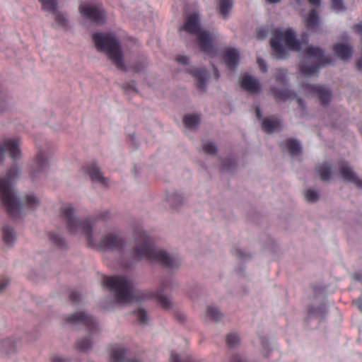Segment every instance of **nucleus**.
<instances>
[{
	"instance_id": "nucleus-1",
	"label": "nucleus",
	"mask_w": 362,
	"mask_h": 362,
	"mask_svg": "<svg viewBox=\"0 0 362 362\" xmlns=\"http://www.w3.org/2000/svg\"><path fill=\"white\" fill-rule=\"evenodd\" d=\"M62 218L66 221V228L71 234L81 233L86 239L87 244L90 247H98L102 250H121L124 241L116 235L110 233L104 236L97 245L92 236V227L89 219L81 221L74 216V208L71 205L62 208Z\"/></svg>"
},
{
	"instance_id": "nucleus-2",
	"label": "nucleus",
	"mask_w": 362,
	"mask_h": 362,
	"mask_svg": "<svg viewBox=\"0 0 362 362\" xmlns=\"http://www.w3.org/2000/svg\"><path fill=\"white\" fill-rule=\"evenodd\" d=\"M134 235L137 243L132 253L134 260L145 259L151 262H157L167 269L179 267V259L170 256L165 251L156 248L152 239L142 229L136 230Z\"/></svg>"
},
{
	"instance_id": "nucleus-3",
	"label": "nucleus",
	"mask_w": 362,
	"mask_h": 362,
	"mask_svg": "<svg viewBox=\"0 0 362 362\" xmlns=\"http://www.w3.org/2000/svg\"><path fill=\"white\" fill-rule=\"evenodd\" d=\"M103 285L114 293L116 300L119 303L139 302L144 299L143 293L136 290L124 276H105Z\"/></svg>"
},
{
	"instance_id": "nucleus-4",
	"label": "nucleus",
	"mask_w": 362,
	"mask_h": 362,
	"mask_svg": "<svg viewBox=\"0 0 362 362\" xmlns=\"http://www.w3.org/2000/svg\"><path fill=\"white\" fill-rule=\"evenodd\" d=\"M92 39L98 51L105 53L117 69L126 70L120 43L114 34L95 33Z\"/></svg>"
},
{
	"instance_id": "nucleus-5",
	"label": "nucleus",
	"mask_w": 362,
	"mask_h": 362,
	"mask_svg": "<svg viewBox=\"0 0 362 362\" xmlns=\"http://www.w3.org/2000/svg\"><path fill=\"white\" fill-rule=\"evenodd\" d=\"M18 174V168L12 166L4 177L0 178V200L12 218H16L22 209V204L16 197L11 187L12 181Z\"/></svg>"
},
{
	"instance_id": "nucleus-6",
	"label": "nucleus",
	"mask_w": 362,
	"mask_h": 362,
	"mask_svg": "<svg viewBox=\"0 0 362 362\" xmlns=\"http://www.w3.org/2000/svg\"><path fill=\"white\" fill-rule=\"evenodd\" d=\"M273 36L270 40V45L274 57L279 59H284L288 57V51L281 44L284 41L290 50L299 52L301 50L300 43L297 40L295 33L291 29L283 31L280 29L273 30Z\"/></svg>"
},
{
	"instance_id": "nucleus-7",
	"label": "nucleus",
	"mask_w": 362,
	"mask_h": 362,
	"mask_svg": "<svg viewBox=\"0 0 362 362\" xmlns=\"http://www.w3.org/2000/svg\"><path fill=\"white\" fill-rule=\"evenodd\" d=\"M332 62L330 56H325L324 50L310 46L305 51L304 59L299 64V69L305 76L317 75L320 68Z\"/></svg>"
},
{
	"instance_id": "nucleus-8",
	"label": "nucleus",
	"mask_w": 362,
	"mask_h": 362,
	"mask_svg": "<svg viewBox=\"0 0 362 362\" xmlns=\"http://www.w3.org/2000/svg\"><path fill=\"white\" fill-rule=\"evenodd\" d=\"M183 30L197 36V43L201 50L213 56L216 51L213 47L214 36L206 30L200 28L199 18L197 13H193L186 18Z\"/></svg>"
},
{
	"instance_id": "nucleus-9",
	"label": "nucleus",
	"mask_w": 362,
	"mask_h": 362,
	"mask_svg": "<svg viewBox=\"0 0 362 362\" xmlns=\"http://www.w3.org/2000/svg\"><path fill=\"white\" fill-rule=\"evenodd\" d=\"M79 11L83 17L97 25H102L105 23L104 11L98 6L81 4L79 6Z\"/></svg>"
},
{
	"instance_id": "nucleus-10",
	"label": "nucleus",
	"mask_w": 362,
	"mask_h": 362,
	"mask_svg": "<svg viewBox=\"0 0 362 362\" xmlns=\"http://www.w3.org/2000/svg\"><path fill=\"white\" fill-rule=\"evenodd\" d=\"M21 156L19 141L16 139H6L0 142V158L8 157L18 158Z\"/></svg>"
},
{
	"instance_id": "nucleus-11",
	"label": "nucleus",
	"mask_w": 362,
	"mask_h": 362,
	"mask_svg": "<svg viewBox=\"0 0 362 362\" xmlns=\"http://www.w3.org/2000/svg\"><path fill=\"white\" fill-rule=\"evenodd\" d=\"M66 320L70 324H82L85 325L90 332L97 330V322L95 320L92 316L83 312L72 314L68 316Z\"/></svg>"
},
{
	"instance_id": "nucleus-12",
	"label": "nucleus",
	"mask_w": 362,
	"mask_h": 362,
	"mask_svg": "<svg viewBox=\"0 0 362 362\" xmlns=\"http://www.w3.org/2000/svg\"><path fill=\"white\" fill-rule=\"evenodd\" d=\"M306 94L316 95L323 105L329 103L331 98L330 90L322 86L305 84L302 86Z\"/></svg>"
},
{
	"instance_id": "nucleus-13",
	"label": "nucleus",
	"mask_w": 362,
	"mask_h": 362,
	"mask_svg": "<svg viewBox=\"0 0 362 362\" xmlns=\"http://www.w3.org/2000/svg\"><path fill=\"white\" fill-rule=\"evenodd\" d=\"M339 173L345 182H351L354 184L357 188L362 189V180L357 176L356 173L350 167L344 165H341Z\"/></svg>"
},
{
	"instance_id": "nucleus-14",
	"label": "nucleus",
	"mask_w": 362,
	"mask_h": 362,
	"mask_svg": "<svg viewBox=\"0 0 362 362\" xmlns=\"http://www.w3.org/2000/svg\"><path fill=\"white\" fill-rule=\"evenodd\" d=\"M83 170L89 175L93 182H98L103 186L108 185L107 179L103 175L100 168L96 165L92 164L87 168H84Z\"/></svg>"
},
{
	"instance_id": "nucleus-15",
	"label": "nucleus",
	"mask_w": 362,
	"mask_h": 362,
	"mask_svg": "<svg viewBox=\"0 0 362 362\" xmlns=\"http://www.w3.org/2000/svg\"><path fill=\"white\" fill-rule=\"evenodd\" d=\"M283 151H288L291 156H296L300 154L302 148L299 141L294 139H288L280 144Z\"/></svg>"
},
{
	"instance_id": "nucleus-16",
	"label": "nucleus",
	"mask_w": 362,
	"mask_h": 362,
	"mask_svg": "<svg viewBox=\"0 0 362 362\" xmlns=\"http://www.w3.org/2000/svg\"><path fill=\"white\" fill-rule=\"evenodd\" d=\"M187 71L194 77L197 88L199 90H204L206 87V79L207 75L206 69L190 67Z\"/></svg>"
},
{
	"instance_id": "nucleus-17",
	"label": "nucleus",
	"mask_w": 362,
	"mask_h": 362,
	"mask_svg": "<svg viewBox=\"0 0 362 362\" xmlns=\"http://www.w3.org/2000/svg\"><path fill=\"white\" fill-rule=\"evenodd\" d=\"M223 59L230 69L234 70L239 62V53L236 49L230 48L223 55Z\"/></svg>"
},
{
	"instance_id": "nucleus-18",
	"label": "nucleus",
	"mask_w": 362,
	"mask_h": 362,
	"mask_svg": "<svg viewBox=\"0 0 362 362\" xmlns=\"http://www.w3.org/2000/svg\"><path fill=\"white\" fill-rule=\"evenodd\" d=\"M240 86L244 90L252 93H257L260 89L258 81L249 75L244 76L242 78Z\"/></svg>"
},
{
	"instance_id": "nucleus-19",
	"label": "nucleus",
	"mask_w": 362,
	"mask_h": 362,
	"mask_svg": "<svg viewBox=\"0 0 362 362\" xmlns=\"http://www.w3.org/2000/svg\"><path fill=\"white\" fill-rule=\"evenodd\" d=\"M333 51L339 59L346 61L351 59L353 49L349 45L344 43H337L333 47Z\"/></svg>"
},
{
	"instance_id": "nucleus-20",
	"label": "nucleus",
	"mask_w": 362,
	"mask_h": 362,
	"mask_svg": "<svg viewBox=\"0 0 362 362\" xmlns=\"http://www.w3.org/2000/svg\"><path fill=\"white\" fill-rule=\"evenodd\" d=\"M127 351L120 346L112 349L110 360L112 362H139L136 360L127 358Z\"/></svg>"
},
{
	"instance_id": "nucleus-21",
	"label": "nucleus",
	"mask_w": 362,
	"mask_h": 362,
	"mask_svg": "<svg viewBox=\"0 0 362 362\" xmlns=\"http://www.w3.org/2000/svg\"><path fill=\"white\" fill-rule=\"evenodd\" d=\"M272 93L277 102L286 101L288 99H293L296 98V94L288 88L279 89L274 88L272 90Z\"/></svg>"
},
{
	"instance_id": "nucleus-22",
	"label": "nucleus",
	"mask_w": 362,
	"mask_h": 362,
	"mask_svg": "<svg viewBox=\"0 0 362 362\" xmlns=\"http://www.w3.org/2000/svg\"><path fill=\"white\" fill-rule=\"evenodd\" d=\"M315 171L322 181H329L332 174V167L327 162L316 167Z\"/></svg>"
},
{
	"instance_id": "nucleus-23",
	"label": "nucleus",
	"mask_w": 362,
	"mask_h": 362,
	"mask_svg": "<svg viewBox=\"0 0 362 362\" xmlns=\"http://www.w3.org/2000/svg\"><path fill=\"white\" fill-rule=\"evenodd\" d=\"M281 126L280 120L277 118L269 117L262 121V129L268 134H271L277 130Z\"/></svg>"
},
{
	"instance_id": "nucleus-24",
	"label": "nucleus",
	"mask_w": 362,
	"mask_h": 362,
	"mask_svg": "<svg viewBox=\"0 0 362 362\" xmlns=\"http://www.w3.org/2000/svg\"><path fill=\"white\" fill-rule=\"evenodd\" d=\"M319 16L315 9L310 11L306 19V27L308 29L315 31L318 25Z\"/></svg>"
},
{
	"instance_id": "nucleus-25",
	"label": "nucleus",
	"mask_w": 362,
	"mask_h": 362,
	"mask_svg": "<svg viewBox=\"0 0 362 362\" xmlns=\"http://www.w3.org/2000/svg\"><path fill=\"white\" fill-rule=\"evenodd\" d=\"M3 240L7 245L13 244L16 240V233L13 228L9 226H5L2 228Z\"/></svg>"
},
{
	"instance_id": "nucleus-26",
	"label": "nucleus",
	"mask_w": 362,
	"mask_h": 362,
	"mask_svg": "<svg viewBox=\"0 0 362 362\" xmlns=\"http://www.w3.org/2000/svg\"><path fill=\"white\" fill-rule=\"evenodd\" d=\"M185 126L189 129L195 128L200 122V117L197 115H187L183 119Z\"/></svg>"
},
{
	"instance_id": "nucleus-27",
	"label": "nucleus",
	"mask_w": 362,
	"mask_h": 362,
	"mask_svg": "<svg viewBox=\"0 0 362 362\" xmlns=\"http://www.w3.org/2000/svg\"><path fill=\"white\" fill-rule=\"evenodd\" d=\"M218 7L220 13L226 18L232 7V4L230 0H219Z\"/></svg>"
},
{
	"instance_id": "nucleus-28",
	"label": "nucleus",
	"mask_w": 362,
	"mask_h": 362,
	"mask_svg": "<svg viewBox=\"0 0 362 362\" xmlns=\"http://www.w3.org/2000/svg\"><path fill=\"white\" fill-rule=\"evenodd\" d=\"M206 315L209 318L215 321L219 320L223 317L222 313L216 308L211 306L207 308Z\"/></svg>"
},
{
	"instance_id": "nucleus-29",
	"label": "nucleus",
	"mask_w": 362,
	"mask_h": 362,
	"mask_svg": "<svg viewBox=\"0 0 362 362\" xmlns=\"http://www.w3.org/2000/svg\"><path fill=\"white\" fill-rule=\"evenodd\" d=\"M42 5L43 9L56 13L57 11V0H39Z\"/></svg>"
},
{
	"instance_id": "nucleus-30",
	"label": "nucleus",
	"mask_w": 362,
	"mask_h": 362,
	"mask_svg": "<svg viewBox=\"0 0 362 362\" xmlns=\"http://www.w3.org/2000/svg\"><path fill=\"white\" fill-rule=\"evenodd\" d=\"M91 347V341L89 338L80 339L76 343V349L81 351L88 350Z\"/></svg>"
},
{
	"instance_id": "nucleus-31",
	"label": "nucleus",
	"mask_w": 362,
	"mask_h": 362,
	"mask_svg": "<svg viewBox=\"0 0 362 362\" xmlns=\"http://www.w3.org/2000/svg\"><path fill=\"white\" fill-rule=\"evenodd\" d=\"M305 197L309 202H317L319 199V194L317 191L308 189L305 192Z\"/></svg>"
},
{
	"instance_id": "nucleus-32",
	"label": "nucleus",
	"mask_w": 362,
	"mask_h": 362,
	"mask_svg": "<svg viewBox=\"0 0 362 362\" xmlns=\"http://www.w3.org/2000/svg\"><path fill=\"white\" fill-rule=\"evenodd\" d=\"M240 341V337L237 334L230 333L226 337V342L228 346L234 347Z\"/></svg>"
},
{
	"instance_id": "nucleus-33",
	"label": "nucleus",
	"mask_w": 362,
	"mask_h": 362,
	"mask_svg": "<svg viewBox=\"0 0 362 362\" xmlns=\"http://www.w3.org/2000/svg\"><path fill=\"white\" fill-rule=\"evenodd\" d=\"M157 300L164 309L167 310L170 308L171 303L167 296L159 293L157 295Z\"/></svg>"
},
{
	"instance_id": "nucleus-34",
	"label": "nucleus",
	"mask_w": 362,
	"mask_h": 362,
	"mask_svg": "<svg viewBox=\"0 0 362 362\" xmlns=\"http://www.w3.org/2000/svg\"><path fill=\"white\" fill-rule=\"evenodd\" d=\"M203 150L206 153L210 156H214L217 152L216 146L211 142L205 143L203 145Z\"/></svg>"
},
{
	"instance_id": "nucleus-35",
	"label": "nucleus",
	"mask_w": 362,
	"mask_h": 362,
	"mask_svg": "<svg viewBox=\"0 0 362 362\" xmlns=\"http://www.w3.org/2000/svg\"><path fill=\"white\" fill-rule=\"evenodd\" d=\"M26 204L30 209H34L39 204V200L33 194L26 197Z\"/></svg>"
},
{
	"instance_id": "nucleus-36",
	"label": "nucleus",
	"mask_w": 362,
	"mask_h": 362,
	"mask_svg": "<svg viewBox=\"0 0 362 362\" xmlns=\"http://www.w3.org/2000/svg\"><path fill=\"white\" fill-rule=\"evenodd\" d=\"M50 239L53 243L58 247H63L64 245V239L57 233H52L50 235Z\"/></svg>"
},
{
	"instance_id": "nucleus-37",
	"label": "nucleus",
	"mask_w": 362,
	"mask_h": 362,
	"mask_svg": "<svg viewBox=\"0 0 362 362\" xmlns=\"http://www.w3.org/2000/svg\"><path fill=\"white\" fill-rule=\"evenodd\" d=\"M331 7L335 11H341L344 10V6L342 0H331Z\"/></svg>"
},
{
	"instance_id": "nucleus-38",
	"label": "nucleus",
	"mask_w": 362,
	"mask_h": 362,
	"mask_svg": "<svg viewBox=\"0 0 362 362\" xmlns=\"http://www.w3.org/2000/svg\"><path fill=\"white\" fill-rule=\"evenodd\" d=\"M134 313L136 314L139 322H140L141 323L146 322L148 317H147V314H146V312L145 311V310L139 309L136 311H135Z\"/></svg>"
},
{
	"instance_id": "nucleus-39",
	"label": "nucleus",
	"mask_w": 362,
	"mask_h": 362,
	"mask_svg": "<svg viewBox=\"0 0 362 362\" xmlns=\"http://www.w3.org/2000/svg\"><path fill=\"white\" fill-rule=\"evenodd\" d=\"M55 21L58 25L62 27H66L68 25L67 19L63 13H56Z\"/></svg>"
},
{
	"instance_id": "nucleus-40",
	"label": "nucleus",
	"mask_w": 362,
	"mask_h": 362,
	"mask_svg": "<svg viewBox=\"0 0 362 362\" xmlns=\"http://www.w3.org/2000/svg\"><path fill=\"white\" fill-rule=\"evenodd\" d=\"M69 298L71 302H72L74 304H77L81 300L80 294L75 291L70 292Z\"/></svg>"
},
{
	"instance_id": "nucleus-41",
	"label": "nucleus",
	"mask_w": 362,
	"mask_h": 362,
	"mask_svg": "<svg viewBox=\"0 0 362 362\" xmlns=\"http://www.w3.org/2000/svg\"><path fill=\"white\" fill-rule=\"evenodd\" d=\"M268 34V30L267 28L261 27L257 30V37L258 40L264 39Z\"/></svg>"
},
{
	"instance_id": "nucleus-42",
	"label": "nucleus",
	"mask_w": 362,
	"mask_h": 362,
	"mask_svg": "<svg viewBox=\"0 0 362 362\" xmlns=\"http://www.w3.org/2000/svg\"><path fill=\"white\" fill-rule=\"evenodd\" d=\"M257 63L262 72L265 73L267 71V65L264 59L257 58Z\"/></svg>"
},
{
	"instance_id": "nucleus-43",
	"label": "nucleus",
	"mask_w": 362,
	"mask_h": 362,
	"mask_svg": "<svg viewBox=\"0 0 362 362\" xmlns=\"http://www.w3.org/2000/svg\"><path fill=\"white\" fill-rule=\"evenodd\" d=\"M145 67V65L144 63H141V62H139V63H137L133 67H132V70L136 72V73H139L140 71H141Z\"/></svg>"
},
{
	"instance_id": "nucleus-44",
	"label": "nucleus",
	"mask_w": 362,
	"mask_h": 362,
	"mask_svg": "<svg viewBox=\"0 0 362 362\" xmlns=\"http://www.w3.org/2000/svg\"><path fill=\"white\" fill-rule=\"evenodd\" d=\"M176 60L180 64H187L188 63L189 59L186 56L179 55L177 57Z\"/></svg>"
},
{
	"instance_id": "nucleus-45",
	"label": "nucleus",
	"mask_w": 362,
	"mask_h": 362,
	"mask_svg": "<svg viewBox=\"0 0 362 362\" xmlns=\"http://www.w3.org/2000/svg\"><path fill=\"white\" fill-rule=\"evenodd\" d=\"M170 362H191V361H182L180 360V358L177 354L172 353L171 356H170Z\"/></svg>"
},
{
	"instance_id": "nucleus-46",
	"label": "nucleus",
	"mask_w": 362,
	"mask_h": 362,
	"mask_svg": "<svg viewBox=\"0 0 362 362\" xmlns=\"http://www.w3.org/2000/svg\"><path fill=\"white\" fill-rule=\"evenodd\" d=\"M8 280L3 279L0 281V293L3 292L8 285Z\"/></svg>"
},
{
	"instance_id": "nucleus-47",
	"label": "nucleus",
	"mask_w": 362,
	"mask_h": 362,
	"mask_svg": "<svg viewBox=\"0 0 362 362\" xmlns=\"http://www.w3.org/2000/svg\"><path fill=\"white\" fill-rule=\"evenodd\" d=\"M170 202H172V204H174V202H182V197L180 195V194H175V196H173V197L170 198Z\"/></svg>"
},
{
	"instance_id": "nucleus-48",
	"label": "nucleus",
	"mask_w": 362,
	"mask_h": 362,
	"mask_svg": "<svg viewBox=\"0 0 362 362\" xmlns=\"http://www.w3.org/2000/svg\"><path fill=\"white\" fill-rule=\"evenodd\" d=\"M52 362H69V360L62 356H56L52 358Z\"/></svg>"
},
{
	"instance_id": "nucleus-49",
	"label": "nucleus",
	"mask_w": 362,
	"mask_h": 362,
	"mask_svg": "<svg viewBox=\"0 0 362 362\" xmlns=\"http://www.w3.org/2000/svg\"><path fill=\"white\" fill-rule=\"evenodd\" d=\"M255 115H256V117L257 118L259 119V120H261L262 118V112H261V110H260V107H257L256 109H255Z\"/></svg>"
},
{
	"instance_id": "nucleus-50",
	"label": "nucleus",
	"mask_w": 362,
	"mask_h": 362,
	"mask_svg": "<svg viewBox=\"0 0 362 362\" xmlns=\"http://www.w3.org/2000/svg\"><path fill=\"white\" fill-rule=\"evenodd\" d=\"M309 3L313 6H319L320 4V0H308Z\"/></svg>"
},
{
	"instance_id": "nucleus-51",
	"label": "nucleus",
	"mask_w": 362,
	"mask_h": 362,
	"mask_svg": "<svg viewBox=\"0 0 362 362\" xmlns=\"http://www.w3.org/2000/svg\"><path fill=\"white\" fill-rule=\"evenodd\" d=\"M355 28H356V30L358 31V33H359L360 34H362V22L359 24L356 25Z\"/></svg>"
},
{
	"instance_id": "nucleus-52",
	"label": "nucleus",
	"mask_w": 362,
	"mask_h": 362,
	"mask_svg": "<svg viewBox=\"0 0 362 362\" xmlns=\"http://www.w3.org/2000/svg\"><path fill=\"white\" fill-rule=\"evenodd\" d=\"M276 79L279 82H283L284 81V76H281V74H278L276 76Z\"/></svg>"
},
{
	"instance_id": "nucleus-53",
	"label": "nucleus",
	"mask_w": 362,
	"mask_h": 362,
	"mask_svg": "<svg viewBox=\"0 0 362 362\" xmlns=\"http://www.w3.org/2000/svg\"><path fill=\"white\" fill-rule=\"evenodd\" d=\"M235 255L239 258H243V253L240 250H236Z\"/></svg>"
},
{
	"instance_id": "nucleus-54",
	"label": "nucleus",
	"mask_w": 362,
	"mask_h": 362,
	"mask_svg": "<svg viewBox=\"0 0 362 362\" xmlns=\"http://www.w3.org/2000/svg\"><path fill=\"white\" fill-rule=\"evenodd\" d=\"M296 99H297V102H298V105L300 107H303L304 105L303 100L300 98H297Z\"/></svg>"
},
{
	"instance_id": "nucleus-55",
	"label": "nucleus",
	"mask_w": 362,
	"mask_h": 362,
	"mask_svg": "<svg viewBox=\"0 0 362 362\" xmlns=\"http://www.w3.org/2000/svg\"><path fill=\"white\" fill-rule=\"evenodd\" d=\"M214 76H215V78L216 79H218L219 78L218 71L216 68H214Z\"/></svg>"
},
{
	"instance_id": "nucleus-56",
	"label": "nucleus",
	"mask_w": 362,
	"mask_h": 362,
	"mask_svg": "<svg viewBox=\"0 0 362 362\" xmlns=\"http://www.w3.org/2000/svg\"><path fill=\"white\" fill-rule=\"evenodd\" d=\"M226 161V163H224V165H231L233 161H235V160H230V159H228V160H224Z\"/></svg>"
},
{
	"instance_id": "nucleus-57",
	"label": "nucleus",
	"mask_w": 362,
	"mask_h": 362,
	"mask_svg": "<svg viewBox=\"0 0 362 362\" xmlns=\"http://www.w3.org/2000/svg\"><path fill=\"white\" fill-rule=\"evenodd\" d=\"M269 4H276L281 1V0H266Z\"/></svg>"
},
{
	"instance_id": "nucleus-58",
	"label": "nucleus",
	"mask_w": 362,
	"mask_h": 362,
	"mask_svg": "<svg viewBox=\"0 0 362 362\" xmlns=\"http://www.w3.org/2000/svg\"><path fill=\"white\" fill-rule=\"evenodd\" d=\"M46 160H39V162L37 163V165H38L39 166H42V165H44V164H45V161H46Z\"/></svg>"
},
{
	"instance_id": "nucleus-59",
	"label": "nucleus",
	"mask_w": 362,
	"mask_h": 362,
	"mask_svg": "<svg viewBox=\"0 0 362 362\" xmlns=\"http://www.w3.org/2000/svg\"><path fill=\"white\" fill-rule=\"evenodd\" d=\"M124 267H127V268H128V267H130V265H129V264H125V265H124Z\"/></svg>"
},
{
	"instance_id": "nucleus-60",
	"label": "nucleus",
	"mask_w": 362,
	"mask_h": 362,
	"mask_svg": "<svg viewBox=\"0 0 362 362\" xmlns=\"http://www.w3.org/2000/svg\"><path fill=\"white\" fill-rule=\"evenodd\" d=\"M361 133H362V128L361 129Z\"/></svg>"
}]
</instances>
